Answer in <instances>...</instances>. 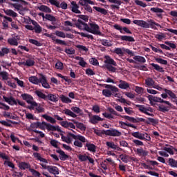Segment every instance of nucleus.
<instances>
[{
  "instance_id": "obj_13",
  "label": "nucleus",
  "mask_w": 177,
  "mask_h": 177,
  "mask_svg": "<svg viewBox=\"0 0 177 177\" xmlns=\"http://www.w3.org/2000/svg\"><path fill=\"white\" fill-rule=\"evenodd\" d=\"M44 125H46V129L47 131H53V132H55V131H57V132H63L62 129H60V127L59 126H53L50 124V123H43Z\"/></svg>"
},
{
  "instance_id": "obj_41",
  "label": "nucleus",
  "mask_w": 177,
  "mask_h": 177,
  "mask_svg": "<svg viewBox=\"0 0 177 177\" xmlns=\"http://www.w3.org/2000/svg\"><path fill=\"white\" fill-rule=\"evenodd\" d=\"M163 150L165 151H167V153H169V154H171V156H174V151H177V149L170 146V147H164Z\"/></svg>"
},
{
  "instance_id": "obj_63",
  "label": "nucleus",
  "mask_w": 177,
  "mask_h": 177,
  "mask_svg": "<svg viewBox=\"0 0 177 177\" xmlns=\"http://www.w3.org/2000/svg\"><path fill=\"white\" fill-rule=\"evenodd\" d=\"M82 143H83L82 141H81V140L77 139V140H75L74 141L73 145H74V146H75L76 147H80V148H81V147H82L84 146V145H83Z\"/></svg>"
},
{
  "instance_id": "obj_62",
  "label": "nucleus",
  "mask_w": 177,
  "mask_h": 177,
  "mask_svg": "<svg viewBox=\"0 0 177 177\" xmlns=\"http://www.w3.org/2000/svg\"><path fill=\"white\" fill-rule=\"evenodd\" d=\"M135 106L136 107H138L139 111H140L141 113H143L144 114L145 113L147 109L145 105L136 104Z\"/></svg>"
},
{
  "instance_id": "obj_47",
  "label": "nucleus",
  "mask_w": 177,
  "mask_h": 177,
  "mask_svg": "<svg viewBox=\"0 0 177 177\" xmlns=\"http://www.w3.org/2000/svg\"><path fill=\"white\" fill-rule=\"evenodd\" d=\"M151 66L153 67V69L156 71H158L159 73H164V68L160 66V65L157 64L152 63L151 64Z\"/></svg>"
},
{
  "instance_id": "obj_49",
  "label": "nucleus",
  "mask_w": 177,
  "mask_h": 177,
  "mask_svg": "<svg viewBox=\"0 0 177 177\" xmlns=\"http://www.w3.org/2000/svg\"><path fill=\"white\" fill-rule=\"evenodd\" d=\"M79 3L82 6H85L86 5H88V3H89V5H95V3L91 0H80Z\"/></svg>"
},
{
  "instance_id": "obj_42",
  "label": "nucleus",
  "mask_w": 177,
  "mask_h": 177,
  "mask_svg": "<svg viewBox=\"0 0 177 177\" xmlns=\"http://www.w3.org/2000/svg\"><path fill=\"white\" fill-rule=\"evenodd\" d=\"M164 91L165 93L167 94V96H169V99H176V94L172 92L171 90L164 88Z\"/></svg>"
},
{
  "instance_id": "obj_3",
  "label": "nucleus",
  "mask_w": 177,
  "mask_h": 177,
  "mask_svg": "<svg viewBox=\"0 0 177 177\" xmlns=\"http://www.w3.org/2000/svg\"><path fill=\"white\" fill-rule=\"evenodd\" d=\"M105 68L110 73H117V68L113 66H117V62L114 61L111 56L106 55L105 56Z\"/></svg>"
},
{
  "instance_id": "obj_9",
  "label": "nucleus",
  "mask_w": 177,
  "mask_h": 177,
  "mask_svg": "<svg viewBox=\"0 0 177 177\" xmlns=\"http://www.w3.org/2000/svg\"><path fill=\"white\" fill-rule=\"evenodd\" d=\"M19 41H20V36L15 35L12 37L8 38L7 40V42H8V44L10 45L11 46H18Z\"/></svg>"
},
{
  "instance_id": "obj_19",
  "label": "nucleus",
  "mask_w": 177,
  "mask_h": 177,
  "mask_svg": "<svg viewBox=\"0 0 177 177\" xmlns=\"http://www.w3.org/2000/svg\"><path fill=\"white\" fill-rule=\"evenodd\" d=\"M147 21H148L149 28H152V30H157V27H160V28H162L161 25H160V24L158 23H156L153 19H149Z\"/></svg>"
},
{
  "instance_id": "obj_20",
  "label": "nucleus",
  "mask_w": 177,
  "mask_h": 177,
  "mask_svg": "<svg viewBox=\"0 0 177 177\" xmlns=\"http://www.w3.org/2000/svg\"><path fill=\"white\" fill-rule=\"evenodd\" d=\"M18 64L19 66L20 64H22L23 66H26V67H32V66L35 64V61L31 58H29L26 59V62H19Z\"/></svg>"
},
{
  "instance_id": "obj_10",
  "label": "nucleus",
  "mask_w": 177,
  "mask_h": 177,
  "mask_svg": "<svg viewBox=\"0 0 177 177\" xmlns=\"http://www.w3.org/2000/svg\"><path fill=\"white\" fill-rule=\"evenodd\" d=\"M151 13H155L158 19H162V13H165V11L162 8L158 7H153L150 9Z\"/></svg>"
},
{
  "instance_id": "obj_43",
  "label": "nucleus",
  "mask_w": 177,
  "mask_h": 177,
  "mask_svg": "<svg viewBox=\"0 0 177 177\" xmlns=\"http://www.w3.org/2000/svg\"><path fill=\"white\" fill-rule=\"evenodd\" d=\"M3 117H5V118H10V120H19V117L15 116L9 112H5L3 113Z\"/></svg>"
},
{
  "instance_id": "obj_36",
  "label": "nucleus",
  "mask_w": 177,
  "mask_h": 177,
  "mask_svg": "<svg viewBox=\"0 0 177 177\" xmlns=\"http://www.w3.org/2000/svg\"><path fill=\"white\" fill-rule=\"evenodd\" d=\"M37 114H39V113H45V108L42 104L37 103V106H36L35 111Z\"/></svg>"
},
{
  "instance_id": "obj_60",
  "label": "nucleus",
  "mask_w": 177,
  "mask_h": 177,
  "mask_svg": "<svg viewBox=\"0 0 177 177\" xmlns=\"http://www.w3.org/2000/svg\"><path fill=\"white\" fill-rule=\"evenodd\" d=\"M29 42H30V44H32V45H35L36 46H42V44H41V42L38 41V40L30 39Z\"/></svg>"
},
{
  "instance_id": "obj_28",
  "label": "nucleus",
  "mask_w": 177,
  "mask_h": 177,
  "mask_svg": "<svg viewBox=\"0 0 177 177\" xmlns=\"http://www.w3.org/2000/svg\"><path fill=\"white\" fill-rule=\"evenodd\" d=\"M33 157L37 158L38 161H41V162H44L45 164H48V160L42 157H41V154L38 152L33 153Z\"/></svg>"
},
{
  "instance_id": "obj_23",
  "label": "nucleus",
  "mask_w": 177,
  "mask_h": 177,
  "mask_svg": "<svg viewBox=\"0 0 177 177\" xmlns=\"http://www.w3.org/2000/svg\"><path fill=\"white\" fill-rule=\"evenodd\" d=\"M147 97L150 103H151V102H156L157 103H162V102H164V100H162L161 97H156L151 95H148Z\"/></svg>"
},
{
  "instance_id": "obj_21",
  "label": "nucleus",
  "mask_w": 177,
  "mask_h": 177,
  "mask_svg": "<svg viewBox=\"0 0 177 177\" xmlns=\"http://www.w3.org/2000/svg\"><path fill=\"white\" fill-rule=\"evenodd\" d=\"M21 97L23 100H25V102L28 103V104L31 103L32 102H34V97H32V95L30 94H27V93L21 94Z\"/></svg>"
},
{
  "instance_id": "obj_2",
  "label": "nucleus",
  "mask_w": 177,
  "mask_h": 177,
  "mask_svg": "<svg viewBox=\"0 0 177 177\" xmlns=\"http://www.w3.org/2000/svg\"><path fill=\"white\" fill-rule=\"evenodd\" d=\"M59 135L62 136L61 138L63 142H65V143H68V145H70V143L73 142V139H75V140H77V139H78L80 140V142H82L83 143L88 142V140H86V138H85L83 136H81L80 134L75 135L73 133L68 132L66 133V136H64L63 135V132H60Z\"/></svg>"
},
{
  "instance_id": "obj_55",
  "label": "nucleus",
  "mask_w": 177,
  "mask_h": 177,
  "mask_svg": "<svg viewBox=\"0 0 177 177\" xmlns=\"http://www.w3.org/2000/svg\"><path fill=\"white\" fill-rule=\"evenodd\" d=\"M93 9H95V10H96L97 12H99V13H101V15H107V10H106V9L104 8L94 6Z\"/></svg>"
},
{
  "instance_id": "obj_37",
  "label": "nucleus",
  "mask_w": 177,
  "mask_h": 177,
  "mask_svg": "<svg viewBox=\"0 0 177 177\" xmlns=\"http://www.w3.org/2000/svg\"><path fill=\"white\" fill-rule=\"evenodd\" d=\"M106 146H108V147H110V149H113V150H117L118 151H120V150L121 149V148H120V147L115 145V144H114V142H106Z\"/></svg>"
},
{
  "instance_id": "obj_27",
  "label": "nucleus",
  "mask_w": 177,
  "mask_h": 177,
  "mask_svg": "<svg viewBox=\"0 0 177 177\" xmlns=\"http://www.w3.org/2000/svg\"><path fill=\"white\" fill-rule=\"evenodd\" d=\"M28 81L35 85H39V82H41V77L38 79L37 76H31L28 78Z\"/></svg>"
},
{
  "instance_id": "obj_51",
  "label": "nucleus",
  "mask_w": 177,
  "mask_h": 177,
  "mask_svg": "<svg viewBox=\"0 0 177 177\" xmlns=\"http://www.w3.org/2000/svg\"><path fill=\"white\" fill-rule=\"evenodd\" d=\"M0 77H1L2 81H8L9 80V73L6 71H1Z\"/></svg>"
},
{
  "instance_id": "obj_52",
  "label": "nucleus",
  "mask_w": 177,
  "mask_h": 177,
  "mask_svg": "<svg viewBox=\"0 0 177 177\" xmlns=\"http://www.w3.org/2000/svg\"><path fill=\"white\" fill-rule=\"evenodd\" d=\"M64 113L66 115H69V117H73V118H76L77 117V114L74 113V112L71 111L70 109H65Z\"/></svg>"
},
{
  "instance_id": "obj_14",
  "label": "nucleus",
  "mask_w": 177,
  "mask_h": 177,
  "mask_svg": "<svg viewBox=\"0 0 177 177\" xmlns=\"http://www.w3.org/2000/svg\"><path fill=\"white\" fill-rule=\"evenodd\" d=\"M133 24H136V26H139L142 28H149V23L146 21L135 19L133 21Z\"/></svg>"
},
{
  "instance_id": "obj_25",
  "label": "nucleus",
  "mask_w": 177,
  "mask_h": 177,
  "mask_svg": "<svg viewBox=\"0 0 177 177\" xmlns=\"http://www.w3.org/2000/svg\"><path fill=\"white\" fill-rule=\"evenodd\" d=\"M19 168L21 170L29 169L30 171V169H31V165L26 162H21L19 164Z\"/></svg>"
},
{
  "instance_id": "obj_48",
  "label": "nucleus",
  "mask_w": 177,
  "mask_h": 177,
  "mask_svg": "<svg viewBox=\"0 0 177 177\" xmlns=\"http://www.w3.org/2000/svg\"><path fill=\"white\" fill-rule=\"evenodd\" d=\"M60 100L62 102V103H71V102H73V100H71V99L68 98V97L65 96L64 95H62L59 97Z\"/></svg>"
},
{
  "instance_id": "obj_22",
  "label": "nucleus",
  "mask_w": 177,
  "mask_h": 177,
  "mask_svg": "<svg viewBox=\"0 0 177 177\" xmlns=\"http://www.w3.org/2000/svg\"><path fill=\"white\" fill-rule=\"evenodd\" d=\"M85 143L84 147H87V150H88V151H91V153H96L97 147L95 144L88 143V140Z\"/></svg>"
},
{
  "instance_id": "obj_26",
  "label": "nucleus",
  "mask_w": 177,
  "mask_h": 177,
  "mask_svg": "<svg viewBox=\"0 0 177 177\" xmlns=\"http://www.w3.org/2000/svg\"><path fill=\"white\" fill-rule=\"evenodd\" d=\"M47 100L56 103V102H59V97L56 94L50 93L47 95Z\"/></svg>"
},
{
  "instance_id": "obj_32",
  "label": "nucleus",
  "mask_w": 177,
  "mask_h": 177,
  "mask_svg": "<svg viewBox=\"0 0 177 177\" xmlns=\"http://www.w3.org/2000/svg\"><path fill=\"white\" fill-rule=\"evenodd\" d=\"M99 121H103V119H102V118H100L97 115H94L91 118V124H93L94 125L97 124V122H99Z\"/></svg>"
},
{
  "instance_id": "obj_17",
  "label": "nucleus",
  "mask_w": 177,
  "mask_h": 177,
  "mask_svg": "<svg viewBox=\"0 0 177 177\" xmlns=\"http://www.w3.org/2000/svg\"><path fill=\"white\" fill-rule=\"evenodd\" d=\"M56 153H58V154L61 156L59 157V160H61V161H66V160H68V158H70V156L66 154L64 151L62 149L56 150Z\"/></svg>"
},
{
  "instance_id": "obj_40",
  "label": "nucleus",
  "mask_w": 177,
  "mask_h": 177,
  "mask_svg": "<svg viewBox=\"0 0 177 177\" xmlns=\"http://www.w3.org/2000/svg\"><path fill=\"white\" fill-rule=\"evenodd\" d=\"M105 88L106 89H110L113 93H115V92H119L120 89L117 88L115 86H113L111 84H105Z\"/></svg>"
},
{
  "instance_id": "obj_38",
  "label": "nucleus",
  "mask_w": 177,
  "mask_h": 177,
  "mask_svg": "<svg viewBox=\"0 0 177 177\" xmlns=\"http://www.w3.org/2000/svg\"><path fill=\"white\" fill-rule=\"evenodd\" d=\"M3 12L7 16H10L11 17H17V14L12 10H3Z\"/></svg>"
},
{
  "instance_id": "obj_46",
  "label": "nucleus",
  "mask_w": 177,
  "mask_h": 177,
  "mask_svg": "<svg viewBox=\"0 0 177 177\" xmlns=\"http://www.w3.org/2000/svg\"><path fill=\"white\" fill-rule=\"evenodd\" d=\"M35 94L40 99H44V100H48V95H45V93H42V91H36Z\"/></svg>"
},
{
  "instance_id": "obj_16",
  "label": "nucleus",
  "mask_w": 177,
  "mask_h": 177,
  "mask_svg": "<svg viewBox=\"0 0 177 177\" xmlns=\"http://www.w3.org/2000/svg\"><path fill=\"white\" fill-rule=\"evenodd\" d=\"M3 98L4 100V102H6V103H8L10 106H14V104H15V106L17 105V101H16V100H15V98L12 96L8 97L3 95Z\"/></svg>"
},
{
  "instance_id": "obj_53",
  "label": "nucleus",
  "mask_w": 177,
  "mask_h": 177,
  "mask_svg": "<svg viewBox=\"0 0 177 177\" xmlns=\"http://www.w3.org/2000/svg\"><path fill=\"white\" fill-rule=\"evenodd\" d=\"M94 133H95V135H97V136H100L102 138L103 135L106 136V130L95 129Z\"/></svg>"
},
{
  "instance_id": "obj_50",
  "label": "nucleus",
  "mask_w": 177,
  "mask_h": 177,
  "mask_svg": "<svg viewBox=\"0 0 177 177\" xmlns=\"http://www.w3.org/2000/svg\"><path fill=\"white\" fill-rule=\"evenodd\" d=\"M168 164L171 167V168H177V160L174 158H169Z\"/></svg>"
},
{
  "instance_id": "obj_4",
  "label": "nucleus",
  "mask_w": 177,
  "mask_h": 177,
  "mask_svg": "<svg viewBox=\"0 0 177 177\" xmlns=\"http://www.w3.org/2000/svg\"><path fill=\"white\" fill-rule=\"evenodd\" d=\"M160 103L162 104L158 106V111H161V113H168V111L171 110V107H172V104L171 102L163 100V102Z\"/></svg>"
},
{
  "instance_id": "obj_30",
  "label": "nucleus",
  "mask_w": 177,
  "mask_h": 177,
  "mask_svg": "<svg viewBox=\"0 0 177 177\" xmlns=\"http://www.w3.org/2000/svg\"><path fill=\"white\" fill-rule=\"evenodd\" d=\"M145 85H147V86H149V88H153L154 86V84H156V82L151 77L147 78L145 80Z\"/></svg>"
},
{
  "instance_id": "obj_45",
  "label": "nucleus",
  "mask_w": 177,
  "mask_h": 177,
  "mask_svg": "<svg viewBox=\"0 0 177 177\" xmlns=\"http://www.w3.org/2000/svg\"><path fill=\"white\" fill-rule=\"evenodd\" d=\"M113 91L110 89H104L102 90V95L105 96V97H111L113 96Z\"/></svg>"
},
{
  "instance_id": "obj_61",
  "label": "nucleus",
  "mask_w": 177,
  "mask_h": 177,
  "mask_svg": "<svg viewBox=\"0 0 177 177\" xmlns=\"http://www.w3.org/2000/svg\"><path fill=\"white\" fill-rule=\"evenodd\" d=\"M90 64H92L93 66H99V61L95 57H92L89 59Z\"/></svg>"
},
{
  "instance_id": "obj_7",
  "label": "nucleus",
  "mask_w": 177,
  "mask_h": 177,
  "mask_svg": "<svg viewBox=\"0 0 177 177\" xmlns=\"http://www.w3.org/2000/svg\"><path fill=\"white\" fill-rule=\"evenodd\" d=\"M147 120H146V119L143 118H136L135 123L145 122V124H152V125H157V124H158V120L154 118H147Z\"/></svg>"
},
{
  "instance_id": "obj_8",
  "label": "nucleus",
  "mask_w": 177,
  "mask_h": 177,
  "mask_svg": "<svg viewBox=\"0 0 177 177\" xmlns=\"http://www.w3.org/2000/svg\"><path fill=\"white\" fill-rule=\"evenodd\" d=\"M113 37L116 39H121V41H126L127 42H135V38H133V37L131 36L113 34Z\"/></svg>"
},
{
  "instance_id": "obj_6",
  "label": "nucleus",
  "mask_w": 177,
  "mask_h": 177,
  "mask_svg": "<svg viewBox=\"0 0 177 177\" xmlns=\"http://www.w3.org/2000/svg\"><path fill=\"white\" fill-rule=\"evenodd\" d=\"M113 53L118 55V56H124L125 53L130 56H133V52L132 50L125 48H115L113 50Z\"/></svg>"
},
{
  "instance_id": "obj_5",
  "label": "nucleus",
  "mask_w": 177,
  "mask_h": 177,
  "mask_svg": "<svg viewBox=\"0 0 177 177\" xmlns=\"http://www.w3.org/2000/svg\"><path fill=\"white\" fill-rule=\"evenodd\" d=\"M32 26L25 25V28H26V30H29V31L35 30V34H41V32H42V27L38 24V22H33Z\"/></svg>"
},
{
  "instance_id": "obj_18",
  "label": "nucleus",
  "mask_w": 177,
  "mask_h": 177,
  "mask_svg": "<svg viewBox=\"0 0 177 177\" xmlns=\"http://www.w3.org/2000/svg\"><path fill=\"white\" fill-rule=\"evenodd\" d=\"M71 11L73 12V13H77V14H80L81 13V11L79 10L80 9V6H78V4H77V2L76 1H71Z\"/></svg>"
},
{
  "instance_id": "obj_44",
  "label": "nucleus",
  "mask_w": 177,
  "mask_h": 177,
  "mask_svg": "<svg viewBox=\"0 0 177 177\" xmlns=\"http://www.w3.org/2000/svg\"><path fill=\"white\" fill-rule=\"evenodd\" d=\"M46 20H48V21H52L51 24L55 25V22H56L57 19L55 16L50 14H46Z\"/></svg>"
},
{
  "instance_id": "obj_56",
  "label": "nucleus",
  "mask_w": 177,
  "mask_h": 177,
  "mask_svg": "<svg viewBox=\"0 0 177 177\" xmlns=\"http://www.w3.org/2000/svg\"><path fill=\"white\" fill-rule=\"evenodd\" d=\"M133 59L140 63H145L146 62V58L140 55H136L133 57Z\"/></svg>"
},
{
  "instance_id": "obj_29",
  "label": "nucleus",
  "mask_w": 177,
  "mask_h": 177,
  "mask_svg": "<svg viewBox=\"0 0 177 177\" xmlns=\"http://www.w3.org/2000/svg\"><path fill=\"white\" fill-rule=\"evenodd\" d=\"M120 84H118V87L120 89H128L129 88V83L124 81V80H119Z\"/></svg>"
},
{
  "instance_id": "obj_1",
  "label": "nucleus",
  "mask_w": 177,
  "mask_h": 177,
  "mask_svg": "<svg viewBox=\"0 0 177 177\" xmlns=\"http://www.w3.org/2000/svg\"><path fill=\"white\" fill-rule=\"evenodd\" d=\"M75 27L79 30L87 31V32H91V34H94V35H102V32L99 30V25L96 24L95 22L89 23L88 25L86 23L78 20L75 24Z\"/></svg>"
},
{
  "instance_id": "obj_35",
  "label": "nucleus",
  "mask_w": 177,
  "mask_h": 177,
  "mask_svg": "<svg viewBox=\"0 0 177 177\" xmlns=\"http://www.w3.org/2000/svg\"><path fill=\"white\" fill-rule=\"evenodd\" d=\"M57 77H59V78H62V82H63V81H65L68 84H71L73 82L71 79H68V77L67 76H63L62 73H57Z\"/></svg>"
},
{
  "instance_id": "obj_34",
  "label": "nucleus",
  "mask_w": 177,
  "mask_h": 177,
  "mask_svg": "<svg viewBox=\"0 0 177 177\" xmlns=\"http://www.w3.org/2000/svg\"><path fill=\"white\" fill-rule=\"evenodd\" d=\"M39 10H40L41 12H44L45 13H51L52 12V10L44 5H41L39 7H38Z\"/></svg>"
},
{
  "instance_id": "obj_54",
  "label": "nucleus",
  "mask_w": 177,
  "mask_h": 177,
  "mask_svg": "<svg viewBox=\"0 0 177 177\" xmlns=\"http://www.w3.org/2000/svg\"><path fill=\"white\" fill-rule=\"evenodd\" d=\"M100 41L103 45V46L109 47V46H113V44H111V41H109L107 39H100Z\"/></svg>"
},
{
  "instance_id": "obj_64",
  "label": "nucleus",
  "mask_w": 177,
  "mask_h": 177,
  "mask_svg": "<svg viewBox=\"0 0 177 177\" xmlns=\"http://www.w3.org/2000/svg\"><path fill=\"white\" fill-rule=\"evenodd\" d=\"M1 53L3 54V56H5V55H8V53H10V48L8 47H3L1 48Z\"/></svg>"
},
{
  "instance_id": "obj_58",
  "label": "nucleus",
  "mask_w": 177,
  "mask_h": 177,
  "mask_svg": "<svg viewBox=\"0 0 177 177\" xmlns=\"http://www.w3.org/2000/svg\"><path fill=\"white\" fill-rule=\"evenodd\" d=\"M30 106H28L26 109H28V110H35L36 106H38V103L35 101H32L31 103H29Z\"/></svg>"
},
{
  "instance_id": "obj_33",
  "label": "nucleus",
  "mask_w": 177,
  "mask_h": 177,
  "mask_svg": "<svg viewBox=\"0 0 177 177\" xmlns=\"http://www.w3.org/2000/svg\"><path fill=\"white\" fill-rule=\"evenodd\" d=\"M75 59L76 60H80V62H78L79 66H81V67H86V64H88L86 63V62H85V60H84V57L76 56Z\"/></svg>"
},
{
  "instance_id": "obj_39",
  "label": "nucleus",
  "mask_w": 177,
  "mask_h": 177,
  "mask_svg": "<svg viewBox=\"0 0 177 177\" xmlns=\"http://www.w3.org/2000/svg\"><path fill=\"white\" fill-rule=\"evenodd\" d=\"M41 117L42 118H44V120H46L48 122H50V124H55L56 122V120H55V118L48 115L47 114H44Z\"/></svg>"
},
{
  "instance_id": "obj_57",
  "label": "nucleus",
  "mask_w": 177,
  "mask_h": 177,
  "mask_svg": "<svg viewBox=\"0 0 177 177\" xmlns=\"http://www.w3.org/2000/svg\"><path fill=\"white\" fill-rule=\"evenodd\" d=\"M77 17H79L78 20H81V21H83L84 23H87L89 20V17L87 15H79Z\"/></svg>"
},
{
  "instance_id": "obj_15",
  "label": "nucleus",
  "mask_w": 177,
  "mask_h": 177,
  "mask_svg": "<svg viewBox=\"0 0 177 177\" xmlns=\"http://www.w3.org/2000/svg\"><path fill=\"white\" fill-rule=\"evenodd\" d=\"M131 135L133 138H136V139H139L140 140H145V131L131 132Z\"/></svg>"
},
{
  "instance_id": "obj_12",
  "label": "nucleus",
  "mask_w": 177,
  "mask_h": 177,
  "mask_svg": "<svg viewBox=\"0 0 177 177\" xmlns=\"http://www.w3.org/2000/svg\"><path fill=\"white\" fill-rule=\"evenodd\" d=\"M122 135V133H121L120 131L115 129H111L106 130V136H121Z\"/></svg>"
},
{
  "instance_id": "obj_11",
  "label": "nucleus",
  "mask_w": 177,
  "mask_h": 177,
  "mask_svg": "<svg viewBox=\"0 0 177 177\" xmlns=\"http://www.w3.org/2000/svg\"><path fill=\"white\" fill-rule=\"evenodd\" d=\"M39 76L40 77L39 84H41L43 88H45L46 89H49V88H50V86L49 85V83H48V80H46V77L42 73L39 74Z\"/></svg>"
},
{
  "instance_id": "obj_24",
  "label": "nucleus",
  "mask_w": 177,
  "mask_h": 177,
  "mask_svg": "<svg viewBox=\"0 0 177 177\" xmlns=\"http://www.w3.org/2000/svg\"><path fill=\"white\" fill-rule=\"evenodd\" d=\"M136 153L139 157H146L149 155V151L143 149V148H138L136 150Z\"/></svg>"
},
{
  "instance_id": "obj_59",
  "label": "nucleus",
  "mask_w": 177,
  "mask_h": 177,
  "mask_svg": "<svg viewBox=\"0 0 177 177\" xmlns=\"http://www.w3.org/2000/svg\"><path fill=\"white\" fill-rule=\"evenodd\" d=\"M136 5H138V6H141V8H147V4L146 3L140 1V0H135L134 1Z\"/></svg>"
},
{
  "instance_id": "obj_31",
  "label": "nucleus",
  "mask_w": 177,
  "mask_h": 177,
  "mask_svg": "<svg viewBox=\"0 0 177 177\" xmlns=\"http://www.w3.org/2000/svg\"><path fill=\"white\" fill-rule=\"evenodd\" d=\"M48 171L50 174H53V175H59V168L57 167L50 166Z\"/></svg>"
}]
</instances>
